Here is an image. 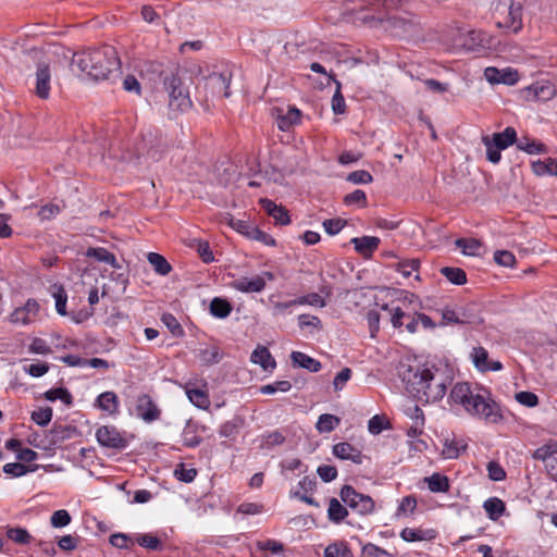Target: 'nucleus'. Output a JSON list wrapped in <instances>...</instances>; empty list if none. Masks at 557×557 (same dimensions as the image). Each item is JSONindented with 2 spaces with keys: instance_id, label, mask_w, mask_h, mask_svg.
I'll use <instances>...</instances> for the list:
<instances>
[{
  "instance_id": "45",
  "label": "nucleus",
  "mask_w": 557,
  "mask_h": 557,
  "mask_svg": "<svg viewBox=\"0 0 557 557\" xmlns=\"http://www.w3.org/2000/svg\"><path fill=\"white\" fill-rule=\"evenodd\" d=\"M472 360L474 366L480 371H487L490 370V363H488V354L487 350L483 347H475L472 350L471 354Z\"/></svg>"
},
{
  "instance_id": "54",
  "label": "nucleus",
  "mask_w": 557,
  "mask_h": 557,
  "mask_svg": "<svg viewBox=\"0 0 557 557\" xmlns=\"http://www.w3.org/2000/svg\"><path fill=\"white\" fill-rule=\"evenodd\" d=\"M294 302H298V305H310L313 307L323 308L326 306L325 300L317 293H311L301 297L294 299Z\"/></svg>"
},
{
  "instance_id": "1",
  "label": "nucleus",
  "mask_w": 557,
  "mask_h": 557,
  "mask_svg": "<svg viewBox=\"0 0 557 557\" xmlns=\"http://www.w3.org/2000/svg\"><path fill=\"white\" fill-rule=\"evenodd\" d=\"M399 375L406 384V389L421 403L441 400L453 380L447 368L443 369L434 364L408 366L400 371Z\"/></svg>"
},
{
  "instance_id": "9",
  "label": "nucleus",
  "mask_w": 557,
  "mask_h": 557,
  "mask_svg": "<svg viewBox=\"0 0 557 557\" xmlns=\"http://www.w3.org/2000/svg\"><path fill=\"white\" fill-rule=\"evenodd\" d=\"M227 223L231 227L236 230L238 233L245 235L249 239H253L264 244L265 246H275V239L268 233L261 231L256 225L250 224L244 220L235 219L230 215L226 218Z\"/></svg>"
},
{
  "instance_id": "39",
  "label": "nucleus",
  "mask_w": 557,
  "mask_h": 557,
  "mask_svg": "<svg viewBox=\"0 0 557 557\" xmlns=\"http://www.w3.org/2000/svg\"><path fill=\"white\" fill-rule=\"evenodd\" d=\"M52 296L55 299V310L59 314H66L67 294L62 285H52Z\"/></svg>"
},
{
  "instance_id": "62",
  "label": "nucleus",
  "mask_w": 557,
  "mask_h": 557,
  "mask_svg": "<svg viewBox=\"0 0 557 557\" xmlns=\"http://www.w3.org/2000/svg\"><path fill=\"white\" fill-rule=\"evenodd\" d=\"M61 212V207L54 203H48L40 208L38 216L41 221L51 220Z\"/></svg>"
},
{
  "instance_id": "50",
  "label": "nucleus",
  "mask_w": 557,
  "mask_h": 557,
  "mask_svg": "<svg viewBox=\"0 0 557 557\" xmlns=\"http://www.w3.org/2000/svg\"><path fill=\"white\" fill-rule=\"evenodd\" d=\"M52 414H53L52 408L45 407V408H39V409L33 411L30 418L36 424H38L40 426H46L50 423V421L52 419Z\"/></svg>"
},
{
  "instance_id": "59",
  "label": "nucleus",
  "mask_w": 557,
  "mask_h": 557,
  "mask_svg": "<svg viewBox=\"0 0 557 557\" xmlns=\"http://www.w3.org/2000/svg\"><path fill=\"white\" fill-rule=\"evenodd\" d=\"M347 181L354 184H370L372 183L373 177L368 171L358 170L349 173Z\"/></svg>"
},
{
  "instance_id": "42",
  "label": "nucleus",
  "mask_w": 557,
  "mask_h": 557,
  "mask_svg": "<svg viewBox=\"0 0 557 557\" xmlns=\"http://www.w3.org/2000/svg\"><path fill=\"white\" fill-rule=\"evenodd\" d=\"M429 490L433 493L447 492L449 488L448 479L440 473H434L425 479Z\"/></svg>"
},
{
  "instance_id": "16",
  "label": "nucleus",
  "mask_w": 557,
  "mask_h": 557,
  "mask_svg": "<svg viewBox=\"0 0 557 557\" xmlns=\"http://www.w3.org/2000/svg\"><path fill=\"white\" fill-rule=\"evenodd\" d=\"M333 454L335 457L343 460H351L352 462L360 465L363 460L362 453L349 443L343 442L337 443L333 446Z\"/></svg>"
},
{
  "instance_id": "8",
  "label": "nucleus",
  "mask_w": 557,
  "mask_h": 557,
  "mask_svg": "<svg viewBox=\"0 0 557 557\" xmlns=\"http://www.w3.org/2000/svg\"><path fill=\"white\" fill-rule=\"evenodd\" d=\"M341 499L359 515H369L374 510V500L357 492L351 485H344L339 492Z\"/></svg>"
},
{
  "instance_id": "7",
  "label": "nucleus",
  "mask_w": 557,
  "mask_h": 557,
  "mask_svg": "<svg viewBox=\"0 0 557 557\" xmlns=\"http://www.w3.org/2000/svg\"><path fill=\"white\" fill-rule=\"evenodd\" d=\"M517 132L513 127L508 126L500 133H494L492 136L482 137V143L486 148V158L492 163L500 161V151L516 144Z\"/></svg>"
},
{
  "instance_id": "25",
  "label": "nucleus",
  "mask_w": 557,
  "mask_h": 557,
  "mask_svg": "<svg viewBox=\"0 0 557 557\" xmlns=\"http://www.w3.org/2000/svg\"><path fill=\"white\" fill-rule=\"evenodd\" d=\"M434 530H421V529H411L405 528L400 532V537L406 542H418V541H429L435 537Z\"/></svg>"
},
{
  "instance_id": "3",
  "label": "nucleus",
  "mask_w": 557,
  "mask_h": 557,
  "mask_svg": "<svg viewBox=\"0 0 557 557\" xmlns=\"http://www.w3.org/2000/svg\"><path fill=\"white\" fill-rule=\"evenodd\" d=\"M449 400L461 405L468 413L478 416L486 422L497 423L503 419L497 404L481 394H473L467 382L457 383L453 387Z\"/></svg>"
},
{
  "instance_id": "20",
  "label": "nucleus",
  "mask_w": 557,
  "mask_h": 557,
  "mask_svg": "<svg viewBox=\"0 0 557 557\" xmlns=\"http://www.w3.org/2000/svg\"><path fill=\"white\" fill-rule=\"evenodd\" d=\"M251 362L260 364L264 371H271L275 368L276 362L269 349L264 346H258L251 354Z\"/></svg>"
},
{
  "instance_id": "10",
  "label": "nucleus",
  "mask_w": 557,
  "mask_h": 557,
  "mask_svg": "<svg viewBox=\"0 0 557 557\" xmlns=\"http://www.w3.org/2000/svg\"><path fill=\"white\" fill-rule=\"evenodd\" d=\"M51 89L50 63L39 59L36 65L35 94L40 99H48Z\"/></svg>"
},
{
  "instance_id": "27",
  "label": "nucleus",
  "mask_w": 557,
  "mask_h": 557,
  "mask_svg": "<svg viewBox=\"0 0 557 557\" xmlns=\"http://www.w3.org/2000/svg\"><path fill=\"white\" fill-rule=\"evenodd\" d=\"M96 405L103 411L116 413L119 408V399L114 392H104L96 399Z\"/></svg>"
},
{
  "instance_id": "61",
  "label": "nucleus",
  "mask_w": 557,
  "mask_h": 557,
  "mask_svg": "<svg viewBox=\"0 0 557 557\" xmlns=\"http://www.w3.org/2000/svg\"><path fill=\"white\" fill-rule=\"evenodd\" d=\"M419 267V259L404 260L398 263L397 271L400 272L405 277H409L412 271H418Z\"/></svg>"
},
{
  "instance_id": "2",
  "label": "nucleus",
  "mask_w": 557,
  "mask_h": 557,
  "mask_svg": "<svg viewBox=\"0 0 557 557\" xmlns=\"http://www.w3.org/2000/svg\"><path fill=\"white\" fill-rule=\"evenodd\" d=\"M72 64L95 81L107 79L113 72H119L121 62L116 50L111 46L75 52Z\"/></svg>"
},
{
  "instance_id": "34",
  "label": "nucleus",
  "mask_w": 557,
  "mask_h": 557,
  "mask_svg": "<svg viewBox=\"0 0 557 557\" xmlns=\"http://www.w3.org/2000/svg\"><path fill=\"white\" fill-rule=\"evenodd\" d=\"M38 302L34 299H29L25 304V307L23 309H16L12 317L15 322L22 321L23 323H28L30 321L28 314L33 313L35 315L38 312Z\"/></svg>"
},
{
  "instance_id": "23",
  "label": "nucleus",
  "mask_w": 557,
  "mask_h": 557,
  "mask_svg": "<svg viewBox=\"0 0 557 557\" xmlns=\"http://www.w3.org/2000/svg\"><path fill=\"white\" fill-rule=\"evenodd\" d=\"M245 420L239 416H235L232 420L224 422L219 430V434L222 437L234 440L239 433L240 429L244 428Z\"/></svg>"
},
{
  "instance_id": "55",
  "label": "nucleus",
  "mask_w": 557,
  "mask_h": 557,
  "mask_svg": "<svg viewBox=\"0 0 557 557\" xmlns=\"http://www.w3.org/2000/svg\"><path fill=\"white\" fill-rule=\"evenodd\" d=\"M466 445H459V443L451 441H446L443 448V456L448 459H455L458 458L461 450L466 449Z\"/></svg>"
},
{
  "instance_id": "36",
  "label": "nucleus",
  "mask_w": 557,
  "mask_h": 557,
  "mask_svg": "<svg viewBox=\"0 0 557 557\" xmlns=\"http://www.w3.org/2000/svg\"><path fill=\"white\" fill-rule=\"evenodd\" d=\"M339 423L341 419L338 417L330 413H323L319 417L315 428L320 433H329L338 426Z\"/></svg>"
},
{
  "instance_id": "51",
  "label": "nucleus",
  "mask_w": 557,
  "mask_h": 557,
  "mask_svg": "<svg viewBox=\"0 0 557 557\" xmlns=\"http://www.w3.org/2000/svg\"><path fill=\"white\" fill-rule=\"evenodd\" d=\"M344 203L346 206H359L361 208H364L367 207V195L363 190L361 189H356L354 190L352 193L350 194H347L345 197H344Z\"/></svg>"
},
{
  "instance_id": "53",
  "label": "nucleus",
  "mask_w": 557,
  "mask_h": 557,
  "mask_svg": "<svg viewBox=\"0 0 557 557\" xmlns=\"http://www.w3.org/2000/svg\"><path fill=\"white\" fill-rule=\"evenodd\" d=\"M7 536L17 544H27L30 541L29 533L22 528H10L7 531Z\"/></svg>"
},
{
  "instance_id": "19",
  "label": "nucleus",
  "mask_w": 557,
  "mask_h": 557,
  "mask_svg": "<svg viewBox=\"0 0 557 557\" xmlns=\"http://www.w3.org/2000/svg\"><path fill=\"white\" fill-rule=\"evenodd\" d=\"M525 92L527 99L532 98L534 100L546 101L553 98V96L555 95V87L548 82L535 83L528 87L525 89Z\"/></svg>"
},
{
  "instance_id": "4",
  "label": "nucleus",
  "mask_w": 557,
  "mask_h": 557,
  "mask_svg": "<svg viewBox=\"0 0 557 557\" xmlns=\"http://www.w3.org/2000/svg\"><path fill=\"white\" fill-rule=\"evenodd\" d=\"M188 82L191 81L186 71L176 70L164 74L163 86L168 92L171 111L185 112L191 108Z\"/></svg>"
},
{
  "instance_id": "49",
  "label": "nucleus",
  "mask_w": 557,
  "mask_h": 557,
  "mask_svg": "<svg viewBox=\"0 0 557 557\" xmlns=\"http://www.w3.org/2000/svg\"><path fill=\"white\" fill-rule=\"evenodd\" d=\"M136 542L141 547L148 548L150 550H159L162 548L160 540L150 533L137 535Z\"/></svg>"
},
{
  "instance_id": "13",
  "label": "nucleus",
  "mask_w": 557,
  "mask_h": 557,
  "mask_svg": "<svg viewBox=\"0 0 557 557\" xmlns=\"http://www.w3.org/2000/svg\"><path fill=\"white\" fill-rule=\"evenodd\" d=\"M136 413L144 421L150 423L160 418L161 411L149 395L141 394L136 401Z\"/></svg>"
},
{
  "instance_id": "30",
  "label": "nucleus",
  "mask_w": 557,
  "mask_h": 557,
  "mask_svg": "<svg viewBox=\"0 0 557 557\" xmlns=\"http://www.w3.org/2000/svg\"><path fill=\"white\" fill-rule=\"evenodd\" d=\"M147 260L152 265L154 272L159 275L165 276L172 271V265L169 261L158 252H149L147 255Z\"/></svg>"
},
{
  "instance_id": "58",
  "label": "nucleus",
  "mask_w": 557,
  "mask_h": 557,
  "mask_svg": "<svg viewBox=\"0 0 557 557\" xmlns=\"http://www.w3.org/2000/svg\"><path fill=\"white\" fill-rule=\"evenodd\" d=\"M50 522L54 528H63L71 522V516L66 510L60 509L52 513Z\"/></svg>"
},
{
  "instance_id": "48",
  "label": "nucleus",
  "mask_w": 557,
  "mask_h": 557,
  "mask_svg": "<svg viewBox=\"0 0 557 557\" xmlns=\"http://www.w3.org/2000/svg\"><path fill=\"white\" fill-rule=\"evenodd\" d=\"M162 323L168 327L173 336L181 337L184 335V330L177 319L171 313H163L161 317Z\"/></svg>"
},
{
  "instance_id": "22",
  "label": "nucleus",
  "mask_w": 557,
  "mask_h": 557,
  "mask_svg": "<svg viewBox=\"0 0 557 557\" xmlns=\"http://www.w3.org/2000/svg\"><path fill=\"white\" fill-rule=\"evenodd\" d=\"M290 359L293 364L307 369L313 373L319 372L322 368L321 362L319 360H315L312 357L300 351H293L290 355Z\"/></svg>"
},
{
  "instance_id": "17",
  "label": "nucleus",
  "mask_w": 557,
  "mask_h": 557,
  "mask_svg": "<svg viewBox=\"0 0 557 557\" xmlns=\"http://www.w3.org/2000/svg\"><path fill=\"white\" fill-rule=\"evenodd\" d=\"M232 286L242 293H260L265 287V281L263 276H255L252 278L239 277L233 281Z\"/></svg>"
},
{
  "instance_id": "28",
  "label": "nucleus",
  "mask_w": 557,
  "mask_h": 557,
  "mask_svg": "<svg viewBox=\"0 0 557 557\" xmlns=\"http://www.w3.org/2000/svg\"><path fill=\"white\" fill-rule=\"evenodd\" d=\"M300 110L295 107L289 108L285 114H280L277 116V127L283 132H287L293 125L300 122Z\"/></svg>"
},
{
  "instance_id": "37",
  "label": "nucleus",
  "mask_w": 557,
  "mask_h": 557,
  "mask_svg": "<svg viewBox=\"0 0 557 557\" xmlns=\"http://www.w3.org/2000/svg\"><path fill=\"white\" fill-rule=\"evenodd\" d=\"M324 557H354V554L345 542H335L325 548Z\"/></svg>"
},
{
  "instance_id": "56",
  "label": "nucleus",
  "mask_w": 557,
  "mask_h": 557,
  "mask_svg": "<svg viewBox=\"0 0 557 557\" xmlns=\"http://www.w3.org/2000/svg\"><path fill=\"white\" fill-rule=\"evenodd\" d=\"M388 428V421L379 414L373 416L368 422V430L371 434H380L383 430Z\"/></svg>"
},
{
  "instance_id": "5",
  "label": "nucleus",
  "mask_w": 557,
  "mask_h": 557,
  "mask_svg": "<svg viewBox=\"0 0 557 557\" xmlns=\"http://www.w3.org/2000/svg\"><path fill=\"white\" fill-rule=\"evenodd\" d=\"M493 18L499 28L517 34L522 29L523 7L521 1L509 0L504 2H492Z\"/></svg>"
},
{
  "instance_id": "40",
  "label": "nucleus",
  "mask_w": 557,
  "mask_h": 557,
  "mask_svg": "<svg viewBox=\"0 0 557 557\" xmlns=\"http://www.w3.org/2000/svg\"><path fill=\"white\" fill-rule=\"evenodd\" d=\"M456 246L461 249L463 255L476 256L482 246L480 240L475 238H458L455 242Z\"/></svg>"
},
{
  "instance_id": "26",
  "label": "nucleus",
  "mask_w": 557,
  "mask_h": 557,
  "mask_svg": "<svg viewBox=\"0 0 557 557\" xmlns=\"http://www.w3.org/2000/svg\"><path fill=\"white\" fill-rule=\"evenodd\" d=\"M532 171L537 176L554 175L557 176V159L547 158L545 160L533 161Z\"/></svg>"
},
{
  "instance_id": "38",
  "label": "nucleus",
  "mask_w": 557,
  "mask_h": 557,
  "mask_svg": "<svg viewBox=\"0 0 557 557\" xmlns=\"http://www.w3.org/2000/svg\"><path fill=\"white\" fill-rule=\"evenodd\" d=\"M440 271L453 284L463 285L467 283V274L460 268L444 267Z\"/></svg>"
},
{
  "instance_id": "32",
  "label": "nucleus",
  "mask_w": 557,
  "mask_h": 557,
  "mask_svg": "<svg viewBox=\"0 0 557 557\" xmlns=\"http://www.w3.org/2000/svg\"><path fill=\"white\" fill-rule=\"evenodd\" d=\"M483 508L487 512L490 519L497 520L504 513L506 506L502 499L491 497L484 502Z\"/></svg>"
},
{
  "instance_id": "33",
  "label": "nucleus",
  "mask_w": 557,
  "mask_h": 557,
  "mask_svg": "<svg viewBox=\"0 0 557 557\" xmlns=\"http://www.w3.org/2000/svg\"><path fill=\"white\" fill-rule=\"evenodd\" d=\"M232 311V305L226 300L215 297L210 304V313L219 319H224L230 315Z\"/></svg>"
},
{
  "instance_id": "47",
  "label": "nucleus",
  "mask_w": 557,
  "mask_h": 557,
  "mask_svg": "<svg viewBox=\"0 0 557 557\" xmlns=\"http://www.w3.org/2000/svg\"><path fill=\"white\" fill-rule=\"evenodd\" d=\"M199 359L205 366H212L221 360V354L218 347L205 348L199 351Z\"/></svg>"
},
{
  "instance_id": "46",
  "label": "nucleus",
  "mask_w": 557,
  "mask_h": 557,
  "mask_svg": "<svg viewBox=\"0 0 557 557\" xmlns=\"http://www.w3.org/2000/svg\"><path fill=\"white\" fill-rule=\"evenodd\" d=\"M285 442V436L280 431L270 432L262 436L261 449H272L274 446L282 445Z\"/></svg>"
},
{
  "instance_id": "29",
  "label": "nucleus",
  "mask_w": 557,
  "mask_h": 557,
  "mask_svg": "<svg viewBox=\"0 0 557 557\" xmlns=\"http://www.w3.org/2000/svg\"><path fill=\"white\" fill-rule=\"evenodd\" d=\"M516 146L519 150L529 154H540L547 151V148L544 144L537 143L536 140L529 137L517 138Z\"/></svg>"
},
{
  "instance_id": "64",
  "label": "nucleus",
  "mask_w": 557,
  "mask_h": 557,
  "mask_svg": "<svg viewBox=\"0 0 557 557\" xmlns=\"http://www.w3.org/2000/svg\"><path fill=\"white\" fill-rule=\"evenodd\" d=\"M345 225L346 221L342 219H329L323 222V227L330 235H336Z\"/></svg>"
},
{
  "instance_id": "60",
  "label": "nucleus",
  "mask_w": 557,
  "mask_h": 557,
  "mask_svg": "<svg viewBox=\"0 0 557 557\" xmlns=\"http://www.w3.org/2000/svg\"><path fill=\"white\" fill-rule=\"evenodd\" d=\"M174 474L177 480L189 483L193 482L197 475V471L194 468H185L184 463H181L177 469H175Z\"/></svg>"
},
{
  "instance_id": "18",
  "label": "nucleus",
  "mask_w": 557,
  "mask_h": 557,
  "mask_svg": "<svg viewBox=\"0 0 557 557\" xmlns=\"http://www.w3.org/2000/svg\"><path fill=\"white\" fill-rule=\"evenodd\" d=\"M262 209L272 216L277 224L287 225L290 223L288 211L283 206H277L270 199H261Z\"/></svg>"
},
{
  "instance_id": "44",
  "label": "nucleus",
  "mask_w": 557,
  "mask_h": 557,
  "mask_svg": "<svg viewBox=\"0 0 557 557\" xmlns=\"http://www.w3.org/2000/svg\"><path fill=\"white\" fill-rule=\"evenodd\" d=\"M37 468V465L28 467L21 462H11L3 466V472L12 476L18 478L28 472L35 471Z\"/></svg>"
},
{
  "instance_id": "12",
  "label": "nucleus",
  "mask_w": 557,
  "mask_h": 557,
  "mask_svg": "<svg viewBox=\"0 0 557 557\" xmlns=\"http://www.w3.org/2000/svg\"><path fill=\"white\" fill-rule=\"evenodd\" d=\"M232 73L228 71L222 73H212L206 78L205 87L212 96L230 97V84Z\"/></svg>"
},
{
  "instance_id": "21",
  "label": "nucleus",
  "mask_w": 557,
  "mask_h": 557,
  "mask_svg": "<svg viewBox=\"0 0 557 557\" xmlns=\"http://www.w3.org/2000/svg\"><path fill=\"white\" fill-rule=\"evenodd\" d=\"M185 392L190 403L196 407L200 409H207L210 406V399L207 389L191 387V385L188 383L185 385Z\"/></svg>"
},
{
  "instance_id": "6",
  "label": "nucleus",
  "mask_w": 557,
  "mask_h": 557,
  "mask_svg": "<svg viewBox=\"0 0 557 557\" xmlns=\"http://www.w3.org/2000/svg\"><path fill=\"white\" fill-rule=\"evenodd\" d=\"M163 148L161 132L150 126L143 131L141 139L135 150L138 159L144 158L146 162H156L161 159Z\"/></svg>"
},
{
  "instance_id": "35",
  "label": "nucleus",
  "mask_w": 557,
  "mask_h": 557,
  "mask_svg": "<svg viewBox=\"0 0 557 557\" xmlns=\"http://www.w3.org/2000/svg\"><path fill=\"white\" fill-rule=\"evenodd\" d=\"M557 454V441L550 440L546 444L542 445L541 447L536 448L533 453V458L536 460L542 461H548L553 459Z\"/></svg>"
},
{
  "instance_id": "31",
  "label": "nucleus",
  "mask_w": 557,
  "mask_h": 557,
  "mask_svg": "<svg viewBox=\"0 0 557 557\" xmlns=\"http://www.w3.org/2000/svg\"><path fill=\"white\" fill-rule=\"evenodd\" d=\"M348 516V510L338 499L331 498L329 503L327 517L334 523H341Z\"/></svg>"
},
{
  "instance_id": "14",
  "label": "nucleus",
  "mask_w": 557,
  "mask_h": 557,
  "mask_svg": "<svg viewBox=\"0 0 557 557\" xmlns=\"http://www.w3.org/2000/svg\"><path fill=\"white\" fill-rule=\"evenodd\" d=\"M484 76L491 84L515 85L519 79L518 72L510 67L498 70L490 66L485 69Z\"/></svg>"
},
{
  "instance_id": "57",
  "label": "nucleus",
  "mask_w": 557,
  "mask_h": 557,
  "mask_svg": "<svg viewBox=\"0 0 557 557\" xmlns=\"http://www.w3.org/2000/svg\"><path fill=\"white\" fill-rule=\"evenodd\" d=\"M515 398L520 405L529 408H533L539 404V397L534 393L528 391L517 393Z\"/></svg>"
},
{
  "instance_id": "11",
  "label": "nucleus",
  "mask_w": 557,
  "mask_h": 557,
  "mask_svg": "<svg viewBox=\"0 0 557 557\" xmlns=\"http://www.w3.org/2000/svg\"><path fill=\"white\" fill-rule=\"evenodd\" d=\"M98 443L108 448L124 449L127 441L115 426L102 425L96 432Z\"/></svg>"
},
{
  "instance_id": "41",
  "label": "nucleus",
  "mask_w": 557,
  "mask_h": 557,
  "mask_svg": "<svg viewBox=\"0 0 557 557\" xmlns=\"http://www.w3.org/2000/svg\"><path fill=\"white\" fill-rule=\"evenodd\" d=\"M45 398L49 401L60 399L66 406H72L73 397L65 387L51 388L45 393Z\"/></svg>"
},
{
  "instance_id": "43",
  "label": "nucleus",
  "mask_w": 557,
  "mask_h": 557,
  "mask_svg": "<svg viewBox=\"0 0 557 557\" xmlns=\"http://www.w3.org/2000/svg\"><path fill=\"white\" fill-rule=\"evenodd\" d=\"M329 78L334 81V83L336 84V90L332 98V110L335 114H344L346 111V104L344 96L341 90L342 85L338 81L335 79L334 76L329 75Z\"/></svg>"
},
{
  "instance_id": "52",
  "label": "nucleus",
  "mask_w": 557,
  "mask_h": 557,
  "mask_svg": "<svg viewBox=\"0 0 557 557\" xmlns=\"http://www.w3.org/2000/svg\"><path fill=\"white\" fill-rule=\"evenodd\" d=\"M458 324H479L482 319L473 313L470 308L457 309Z\"/></svg>"
},
{
  "instance_id": "24",
  "label": "nucleus",
  "mask_w": 557,
  "mask_h": 557,
  "mask_svg": "<svg viewBox=\"0 0 557 557\" xmlns=\"http://www.w3.org/2000/svg\"><path fill=\"white\" fill-rule=\"evenodd\" d=\"M86 257L95 258L99 262H104L110 264L112 268L120 269L121 265L117 263L115 256L102 247L97 248H88L86 251Z\"/></svg>"
},
{
  "instance_id": "15",
  "label": "nucleus",
  "mask_w": 557,
  "mask_h": 557,
  "mask_svg": "<svg viewBox=\"0 0 557 557\" xmlns=\"http://www.w3.org/2000/svg\"><path fill=\"white\" fill-rule=\"evenodd\" d=\"M350 243L355 250L364 259H370L373 252L379 248L381 239L375 236L354 237Z\"/></svg>"
},
{
  "instance_id": "63",
  "label": "nucleus",
  "mask_w": 557,
  "mask_h": 557,
  "mask_svg": "<svg viewBox=\"0 0 557 557\" xmlns=\"http://www.w3.org/2000/svg\"><path fill=\"white\" fill-rule=\"evenodd\" d=\"M494 261L498 263L499 265L504 267H513L516 262V258L513 253H511L508 250H497L494 253Z\"/></svg>"
}]
</instances>
